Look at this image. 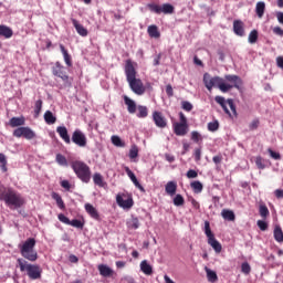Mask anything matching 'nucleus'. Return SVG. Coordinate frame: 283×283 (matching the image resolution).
<instances>
[{"label": "nucleus", "mask_w": 283, "mask_h": 283, "mask_svg": "<svg viewBox=\"0 0 283 283\" xmlns=\"http://www.w3.org/2000/svg\"><path fill=\"white\" fill-rule=\"evenodd\" d=\"M273 34H276V36H283V30L280 27H274Z\"/></svg>", "instance_id": "nucleus-64"}, {"label": "nucleus", "mask_w": 283, "mask_h": 283, "mask_svg": "<svg viewBox=\"0 0 283 283\" xmlns=\"http://www.w3.org/2000/svg\"><path fill=\"white\" fill-rule=\"evenodd\" d=\"M132 182L135 185V187L137 188V189H139V191H142L143 193H145V187H143V185H140V182L138 181V178H134L133 180H132Z\"/></svg>", "instance_id": "nucleus-57"}, {"label": "nucleus", "mask_w": 283, "mask_h": 283, "mask_svg": "<svg viewBox=\"0 0 283 283\" xmlns=\"http://www.w3.org/2000/svg\"><path fill=\"white\" fill-rule=\"evenodd\" d=\"M256 224L261 231H266L269 229V223L265 221L259 220Z\"/></svg>", "instance_id": "nucleus-55"}, {"label": "nucleus", "mask_w": 283, "mask_h": 283, "mask_svg": "<svg viewBox=\"0 0 283 283\" xmlns=\"http://www.w3.org/2000/svg\"><path fill=\"white\" fill-rule=\"evenodd\" d=\"M116 202L122 209H132L134 207V199L132 197L124 199L123 196L117 195Z\"/></svg>", "instance_id": "nucleus-14"}, {"label": "nucleus", "mask_w": 283, "mask_h": 283, "mask_svg": "<svg viewBox=\"0 0 283 283\" xmlns=\"http://www.w3.org/2000/svg\"><path fill=\"white\" fill-rule=\"evenodd\" d=\"M56 133L59 134L60 138L66 143V145H70L72 143V139L70 138V134L67 133V127L65 126H57Z\"/></svg>", "instance_id": "nucleus-16"}, {"label": "nucleus", "mask_w": 283, "mask_h": 283, "mask_svg": "<svg viewBox=\"0 0 283 283\" xmlns=\"http://www.w3.org/2000/svg\"><path fill=\"white\" fill-rule=\"evenodd\" d=\"M0 201L12 211L25 205V198L19 191L6 186H0Z\"/></svg>", "instance_id": "nucleus-2"}, {"label": "nucleus", "mask_w": 283, "mask_h": 283, "mask_svg": "<svg viewBox=\"0 0 283 283\" xmlns=\"http://www.w3.org/2000/svg\"><path fill=\"white\" fill-rule=\"evenodd\" d=\"M274 240L276 242H283V231H282V227L280 226H275L274 228Z\"/></svg>", "instance_id": "nucleus-35"}, {"label": "nucleus", "mask_w": 283, "mask_h": 283, "mask_svg": "<svg viewBox=\"0 0 283 283\" xmlns=\"http://www.w3.org/2000/svg\"><path fill=\"white\" fill-rule=\"evenodd\" d=\"M14 35V31L6 24H0V36H3L4 39H12Z\"/></svg>", "instance_id": "nucleus-21"}, {"label": "nucleus", "mask_w": 283, "mask_h": 283, "mask_svg": "<svg viewBox=\"0 0 283 283\" xmlns=\"http://www.w3.org/2000/svg\"><path fill=\"white\" fill-rule=\"evenodd\" d=\"M181 107L185 112H191V109H193V105L187 101L181 103Z\"/></svg>", "instance_id": "nucleus-54"}, {"label": "nucleus", "mask_w": 283, "mask_h": 283, "mask_svg": "<svg viewBox=\"0 0 283 283\" xmlns=\"http://www.w3.org/2000/svg\"><path fill=\"white\" fill-rule=\"evenodd\" d=\"M259 213L261 216V218H269V208L266 207V205H261L259 208Z\"/></svg>", "instance_id": "nucleus-44"}, {"label": "nucleus", "mask_w": 283, "mask_h": 283, "mask_svg": "<svg viewBox=\"0 0 283 283\" xmlns=\"http://www.w3.org/2000/svg\"><path fill=\"white\" fill-rule=\"evenodd\" d=\"M258 127H260V119H253L250 124H249V129L250 132H255V129H258Z\"/></svg>", "instance_id": "nucleus-51"}, {"label": "nucleus", "mask_w": 283, "mask_h": 283, "mask_svg": "<svg viewBox=\"0 0 283 283\" xmlns=\"http://www.w3.org/2000/svg\"><path fill=\"white\" fill-rule=\"evenodd\" d=\"M149 10L155 12V14H174V7L169 3H164L163 6L149 4Z\"/></svg>", "instance_id": "nucleus-10"}, {"label": "nucleus", "mask_w": 283, "mask_h": 283, "mask_svg": "<svg viewBox=\"0 0 283 283\" xmlns=\"http://www.w3.org/2000/svg\"><path fill=\"white\" fill-rule=\"evenodd\" d=\"M36 247V239L29 238L20 247V253L24 260L29 262H36L39 260V253L34 248Z\"/></svg>", "instance_id": "nucleus-5"}, {"label": "nucleus", "mask_w": 283, "mask_h": 283, "mask_svg": "<svg viewBox=\"0 0 283 283\" xmlns=\"http://www.w3.org/2000/svg\"><path fill=\"white\" fill-rule=\"evenodd\" d=\"M71 167L76 175V177L82 180V182H90L92 180V169H90V166L81 160H75L71 163Z\"/></svg>", "instance_id": "nucleus-6"}, {"label": "nucleus", "mask_w": 283, "mask_h": 283, "mask_svg": "<svg viewBox=\"0 0 283 283\" xmlns=\"http://www.w3.org/2000/svg\"><path fill=\"white\" fill-rule=\"evenodd\" d=\"M266 10V3L264 1H259L255 6V13L259 19H262L264 17V12Z\"/></svg>", "instance_id": "nucleus-26"}, {"label": "nucleus", "mask_w": 283, "mask_h": 283, "mask_svg": "<svg viewBox=\"0 0 283 283\" xmlns=\"http://www.w3.org/2000/svg\"><path fill=\"white\" fill-rule=\"evenodd\" d=\"M132 182L135 185V187L137 188V189H139V191H142L143 193H145V187H143V185H140V182L138 181V178H134L133 180H132Z\"/></svg>", "instance_id": "nucleus-58"}, {"label": "nucleus", "mask_w": 283, "mask_h": 283, "mask_svg": "<svg viewBox=\"0 0 283 283\" xmlns=\"http://www.w3.org/2000/svg\"><path fill=\"white\" fill-rule=\"evenodd\" d=\"M125 172L127 174L128 178L133 181L136 178V175L134 174V171H132V169H129V167H124Z\"/></svg>", "instance_id": "nucleus-61"}, {"label": "nucleus", "mask_w": 283, "mask_h": 283, "mask_svg": "<svg viewBox=\"0 0 283 283\" xmlns=\"http://www.w3.org/2000/svg\"><path fill=\"white\" fill-rule=\"evenodd\" d=\"M207 277L210 282H218V274L211 270H207Z\"/></svg>", "instance_id": "nucleus-46"}, {"label": "nucleus", "mask_w": 283, "mask_h": 283, "mask_svg": "<svg viewBox=\"0 0 283 283\" xmlns=\"http://www.w3.org/2000/svg\"><path fill=\"white\" fill-rule=\"evenodd\" d=\"M71 140L77 147H87V136H85L81 129H75L73 132Z\"/></svg>", "instance_id": "nucleus-11"}, {"label": "nucleus", "mask_w": 283, "mask_h": 283, "mask_svg": "<svg viewBox=\"0 0 283 283\" xmlns=\"http://www.w3.org/2000/svg\"><path fill=\"white\" fill-rule=\"evenodd\" d=\"M132 182L135 185V187L137 188V189H139V191H142L143 193H145V187H143V185H140V182L138 181V178H134L133 180H132Z\"/></svg>", "instance_id": "nucleus-59"}, {"label": "nucleus", "mask_w": 283, "mask_h": 283, "mask_svg": "<svg viewBox=\"0 0 283 283\" xmlns=\"http://www.w3.org/2000/svg\"><path fill=\"white\" fill-rule=\"evenodd\" d=\"M208 244L212 247L216 253H222V244L216 240V237H213L212 239H208Z\"/></svg>", "instance_id": "nucleus-28"}, {"label": "nucleus", "mask_w": 283, "mask_h": 283, "mask_svg": "<svg viewBox=\"0 0 283 283\" xmlns=\"http://www.w3.org/2000/svg\"><path fill=\"white\" fill-rule=\"evenodd\" d=\"M124 103L127 106L128 114H134L136 112V109H138L136 102L134 99L129 98L127 95L124 96Z\"/></svg>", "instance_id": "nucleus-18"}, {"label": "nucleus", "mask_w": 283, "mask_h": 283, "mask_svg": "<svg viewBox=\"0 0 283 283\" xmlns=\"http://www.w3.org/2000/svg\"><path fill=\"white\" fill-rule=\"evenodd\" d=\"M140 271H143L145 275H151L154 273V268L148 264L147 260H144L140 262Z\"/></svg>", "instance_id": "nucleus-29"}, {"label": "nucleus", "mask_w": 283, "mask_h": 283, "mask_svg": "<svg viewBox=\"0 0 283 283\" xmlns=\"http://www.w3.org/2000/svg\"><path fill=\"white\" fill-rule=\"evenodd\" d=\"M203 83L209 92H211L213 87H218L223 94H227L229 90H233V86L231 84L224 83V80L222 77H212L209 73L203 74Z\"/></svg>", "instance_id": "nucleus-4"}, {"label": "nucleus", "mask_w": 283, "mask_h": 283, "mask_svg": "<svg viewBox=\"0 0 283 283\" xmlns=\"http://www.w3.org/2000/svg\"><path fill=\"white\" fill-rule=\"evenodd\" d=\"M52 198L54 201H56V205L60 209H65V202H63V198H61L59 193L54 192Z\"/></svg>", "instance_id": "nucleus-40"}, {"label": "nucleus", "mask_w": 283, "mask_h": 283, "mask_svg": "<svg viewBox=\"0 0 283 283\" xmlns=\"http://www.w3.org/2000/svg\"><path fill=\"white\" fill-rule=\"evenodd\" d=\"M42 107H43V101L38 99L35 102V108H34V113H35L36 116H39L41 114Z\"/></svg>", "instance_id": "nucleus-52"}, {"label": "nucleus", "mask_w": 283, "mask_h": 283, "mask_svg": "<svg viewBox=\"0 0 283 283\" xmlns=\"http://www.w3.org/2000/svg\"><path fill=\"white\" fill-rule=\"evenodd\" d=\"M214 101L222 107L223 112L226 114H228V116H230V118H233V116L238 117V111L235 109V104L233 103L232 98H229L226 101L224 97L217 95L214 97ZM227 103L231 111H229V108L227 107ZM231 112H232V114H231Z\"/></svg>", "instance_id": "nucleus-7"}, {"label": "nucleus", "mask_w": 283, "mask_h": 283, "mask_svg": "<svg viewBox=\"0 0 283 283\" xmlns=\"http://www.w3.org/2000/svg\"><path fill=\"white\" fill-rule=\"evenodd\" d=\"M93 181H94V185H96L97 187H105V181L103 180V175H101L99 172L94 174Z\"/></svg>", "instance_id": "nucleus-34"}, {"label": "nucleus", "mask_w": 283, "mask_h": 283, "mask_svg": "<svg viewBox=\"0 0 283 283\" xmlns=\"http://www.w3.org/2000/svg\"><path fill=\"white\" fill-rule=\"evenodd\" d=\"M172 202L175 207H182L185 205V197L182 195H176Z\"/></svg>", "instance_id": "nucleus-42"}, {"label": "nucleus", "mask_w": 283, "mask_h": 283, "mask_svg": "<svg viewBox=\"0 0 283 283\" xmlns=\"http://www.w3.org/2000/svg\"><path fill=\"white\" fill-rule=\"evenodd\" d=\"M147 33L150 36V39H159L160 38V31L158 30V25L151 24L147 29Z\"/></svg>", "instance_id": "nucleus-25"}, {"label": "nucleus", "mask_w": 283, "mask_h": 283, "mask_svg": "<svg viewBox=\"0 0 283 283\" xmlns=\"http://www.w3.org/2000/svg\"><path fill=\"white\" fill-rule=\"evenodd\" d=\"M220 129V122L218 119H213L212 122L208 123V132H218Z\"/></svg>", "instance_id": "nucleus-37"}, {"label": "nucleus", "mask_w": 283, "mask_h": 283, "mask_svg": "<svg viewBox=\"0 0 283 283\" xmlns=\"http://www.w3.org/2000/svg\"><path fill=\"white\" fill-rule=\"evenodd\" d=\"M221 216L223 220H229V222H233L235 220V213L233 210L223 209L221 211Z\"/></svg>", "instance_id": "nucleus-31"}, {"label": "nucleus", "mask_w": 283, "mask_h": 283, "mask_svg": "<svg viewBox=\"0 0 283 283\" xmlns=\"http://www.w3.org/2000/svg\"><path fill=\"white\" fill-rule=\"evenodd\" d=\"M60 50L64 56V62L67 65V67H72V55L67 52V49L63 44H60Z\"/></svg>", "instance_id": "nucleus-27"}, {"label": "nucleus", "mask_w": 283, "mask_h": 283, "mask_svg": "<svg viewBox=\"0 0 283 283\" xmlns=\"http://www.w3.org/2000/svg\"><path fill=\"white\" fill-rule=\"evenodd\" d=\"M226 81L230 84L232 87H235V90H241L242 87V78L238 75H226L224 76Z\"/></svg>", "instance_id": "nucleus-15"}, {"label": "nucleus", "mask_w": 283, "mask_h": 283, "mask_svg": "<svg viewBox=\"0 0 283 283\" xmlns=\"http://www.w3.org/2000/svg\"><path fill=\"white\" fill-rule=\"evenodd\" d=\"M255 165H256L258 169H264L265 166H264V163H263L261 156L256 157Z\"/></svg>", "instance_id": "nucleus-62"}, {"label": "nucleus", "mask_w": 283, "mask_h": 283, "mask_svg": "<svg viewBox=\"0 0 283 283\" xmlns=\"http://www.w3.org/2000/svg\"><path fill=\"white\" fill-rule=\"evenodd\" d=\"M69 226L74 227L75 229H83L84 223H82V221L78 219H73L72 221H70Z\"/></svg>", "instance_id": "nucleus-48"}, {"label": "nucleus", "mask_w": 283, "mask_h": 283, "mask_svg": "<svg viewBox=\"0 0 283 283\" xmlns=\"http://www.w3.org/2000/svg\"><path fill=\"white\" fill-rule=\"evenodd\" d=\"M187 178L191 179V178H196L198 176V171L193 170V169H189L186 174Z\"/></svg>", "instance_id": "nucleus-63"}, {"label": "nucleus", "mask_w": 283, "mask_h": 283, "mask_svg": "<svg viewBox=\"0 0 283 283\" xmlns=\"http://www.w3.org/2000/svg\"><path fill=\"white\" fill-rule=\"evenodd\" d=\"M268 151L274 160H282V155H280V153L273 151L271 148Z\"/></svg>", "instance_id": "nucleus-53"}, {"label": "nucleus", "mask_w": 283, "mask_h": 283, "mask_svg": "<svg viewBox=\"0 0 283 283\" xmlns=\"http://www.w3.org/2000/svg\"><path fill=\"white\" fill-rule=\"evenodd\" d=\"M52 74L53 76L61 78V81H63V83L66 85H72V82H70V75H67L65 66H63L61 62H56L54 66H52Z\"/></svg>", "instance_id": "nucleus-8"}, {"label": "nucleus", "mask_w": 283, "mask_h": 283, "mask_svg": "<svg viewBox=\"0 0 283 283\" xmlns=\"http://www.w3.org/2000/svg\"><path fill=\"white\" fill-rule=\"evenodd\" d=\"M111 140L115 147H125V142L120 139L117 135H113Z\"/></svg>", "instance_id": "nucleus-41"}, {"label": "nucleus", "mask_w": 283, "mask_h": 283, "mask_svg": "<svg viewBox=\"0 0 283 283\" xmlns=\"http://www.w3.org/2000/svg\"><path fill=\"white\" fill-rule=\"evenodd\" d=\"M9 125L11 127H23V125H25V117L21 116V117H12L10 120H9Z\"/></svg>", "instance_id": "nucleus-24"}, {"label": "nucleus", "mask_w": 283, "mask_h": 283, "mask_svg": "<svg viewBox=\"0 0 283 283\" xmlns=\"http://www.w3.org/2000/svg\"><path fill=\"white\" fill-rule=\"evenodd\" d=\"M97 269L99 271V275L103 277H112V275H114V270H112V268L107 266L106 264H99Z\"/></svg>", "instance_id": "nucleus-20"}, {"label": "nucleus", "mask_w": 283, "mask_h": 283, "mask_svg": "<svg viewBox=\"0 0 283 283\" xmlns=\"http://www.w3.org/2000/svg\"><path fill=\"white\" fill-rule=\"evenodd\" d=\"M165 191L168 196H176V191H178V184H176V181H168L166 184Z\"/></svg>", "instance_id": "nucleus-23"}, {"label": "nucleus", "mask_w": 283, "mask_h": 283, "mask_svg": "<svg viewBox=\"0 0 283 283\" xmlns=\"http://www.w3.org/2000/svg\"><path fill=\"white\" fill-rule=\"evenodd\" d=\"M14 138H25V140H32L36 138V133L30 127H18L13 130Z\"/></svg>", "instance_id": "nucleus-9"}, {"label": "nucleus", "mask_w": 283, "mask_h": 283, "mask_svg": "<svg viewBox=\"0 0 283 283\" xmlns=\"http://www.w3.org/2000/svg\"><path fill=\"white\" fill-rule=\"evenodd\" d=\"M136 67H138V63L132 61V59L125 61L124 72L128 86L136 96H143L147 92V87H145L143 80L136 77L138 75Z\"/></svg>", "instance_id": "nucleus-1"}, {"label": "nucleus", "mask_w": 283, "mask_h": 283, "mask_svg": "<svg viewBox=\"0 0 283 283\" xmlns=\"http://www.w3.org/2000/svg\"><path fill=\"white\" fill-rule=\"evenodd\" d=\"M172 129L176 136H187L189 132V124L175 123L172 124Z\"/></svg>", "instance_id": "nucleus-13"}, {"label": "nucleus", "mask_w": 283, "mask_h": 283, "mask_svg": "<svg viewBox=\"0 0 283 283\" xmlns=\"http://www.w3.org/2000/svg\"><path fill=\"white\" fill-rule=\"evenodd\" d=\"M17 263L21 273H25L29 280H41V275L43 274V269H41V265L32 264L25 259H18Z\"/></svg>", "instance_id": "nucleus-3"}, {"label": "nucleus", "mask_w": 283, "mask_h": 283, "mask_svg": "<svg viewBox=\"0 0 283 283\" xmlns=\"http://www.w3.org/2000/svg\"><path fill=\"white\" fill-rule=\"evenodd\" d=\"M136 116L137 118H147V116H149V108H147V106L138 105Z\"/></svg>", "instance_id": "nucleus-30"}, {"label": "nucleus", "mask_w": 283, "mask_h": 283, "mask_svg": "<svg viewBox=\"0 0 283 283\" xmlns=\"http://www.w3.org/2000/svg\"><path fill=\"white\" fill-rule=\"evenodd\" d=\"M201 158H202V149L196 148L195 149V160H196V163H200Z\"/></svg>", "instance_id": "nucleus-56"}, {"label": "nucleus", "mask_w": 283, "mask_h": 283, "mask_svg": "<svg viewBox=\"0 0 283 283\" xmlns=\"http://www.w3.org/2000/svg\"><path fill=\"white\" fill-rule=\"evenodd\" d=\"M205 233L208 240L216 238V235L211 231V223L209 221H205Z\"/></svg>", "instance_id": "nucleus-38"}, {"label": "nucleus", "mask_w": 283, "mask_h": 283, "mask_svg": "<svg viewBox=\"0 0 283 283\" xmlns=\"http://www.w3.org/2000/svg\"><path fill=\"white\" fill-rule=\"evenodd\" d=\"M241 271L242 273H244V275H249V273H251V265L249 264V262H244L241 264Z\"/></svg>", "instance_id": "nucleus-50"}, {"label": "nucleus", "mask_w": 283, "mask_h": 283, "mask_svg": "<svg viewBox=\"0 0 283 283\" xmlns=\"http://www.w3.org/2000/svg\"><path fill=\"white\" fill-rule=\"evenodd\" d=\"M153 120L159 129H165V127H167V118L158 111L153 112Z\"/></svg>", "instance_id": "nucleus-12"}, {"label": "nucleus", "mask_w": 283, "mask_h": 283, "mask_svg": "<svg viewBox=\"0 0 283 283\" xmlns=\"http://www.w3.org/2000/svg\"><path fill=\"white\" fill-rule=\"evenodd\" d=\"M190 187L195 193H202V189H205V187L202 186V182L200 181H192L190 184Z\"/></svg>", "instance_id": "nucleus-36"}, {"label": "nucleus", "mask_w": 283, "mask_h": 283, "mask_svg": "<svg viewBox=\"0 0 283 283\" xmlns=\"http://www.w3.org/2000/svg\"><path fill=\"white\" fill-rule=\"evenodd\" d=\"M85 211L91 216V218H93V220H101L98 210H96L92 203H85Z\"/></svg>", "instance_id": "nucleus-19"}, {"label": "nucleus", "mask_w": 283, "mask_h": 283, "mask_svg": "<svg viewBox=\"0 0 283 283\" xmlns=\"http://www.w3.org/2000/svg\"><path fill=\"white\" fill-rule=\"evenodd\" d=\"M129 158L134 160V158H138V146H132L129 149Z\"/></svg>", "instance_id": "nucleus-49"}, {"label": "nucleus", "mask_w": 283, "mask_h": 283, "mask_svg": "<svg viewBox=\"0 0 283 283\" xmlns=\"http://www.w3.org/2000/svg\"><path fill=\"white\" fill-rule=\"evenodd\" d=\"M57 218H59V220H60V222H63V224H70V218H67V217H65V214H63V213H60L59 216H57Z\"/></svg>", "instance_id": "nucleus-60"}, {"label": "nucleus", "mask_w": 283, "mask_h": 283, "mask_svg": "<svg viewBox=\"0 0 283 283\" xmlns=\"http://www.w3.org/2000/svg\"><path fill=\"white\" fill-rule=\"evenodd\" d=\"M233 32L237 36H244V22L242 20L233 21Z\"/></svg>", "instance_id": "nucleus-17"}, {"label": "nucleus", "mask_w": 283, "mask_h": 283, "mask_svg": "<svg viewBox=\"0 0 283 283\" xmlns=\"http://www.w3.org/2000/svg\"><path fill=\"white\" fill-rule=\"evenodd\" d=\"M0 168H1V171H3V174L8 171V159L2 153H0Z\"/></svg>", "instance_id": "nucleus-39"}, {"label": "nucleus", "mask_w": 283, "mask_h": 283, "mask_svg": "<svg viewBox=\"0 0 283 283\" xmlns=\"http://www.w3.org/2000/svg\"><path fill=\"white\" fill-rule=\"evenodd\" d=\"M44 120L46 125H54L56 123V116L51 111H46L44 113Z\"/></svg>", "instance_id": "nucleus-33"}, {"label": "nucleus", "mask_w": 283, "mask_h": 283, "mask_svg": "<svg viewBox=\"0 0 283 283\" xmlns=\"http://www.w3.org/2000/svg\"><path fill=\"white\" fill-rule=\"evenodd\" d=\"M249 43H258V30H252L248 38Z\"/></svg>", "instance_id": "nucleus-45"}, {"label": "nucleus", "mask_w": 283, "mask_h": 283, "mask_svg": "<svg viewBox=\"0 0 283 283\" xmlns=\"http://www.w3.org/2000/svg\"><path fill=\"white\" fill-rule=\"evenodd\" d=\"M126 226L128 229H138L140 227V221L136 217H132L127 222Z\"/></svg>", "instance_id": "nucleus-32"}, {"label": "nucleus", "mask_w": 283, "mask_h": 283, "mask_svg": "<svg viewBox=\"0 0 283 283\" xmlns=\"http://www.w3.org/2000/svg\"><path fill=\"white\" fill-rule=\"evenodd\" d=\"M55 160L61 167H67V158H65V156L57 154Z\"/></svg>", "instance_id": "nucleus-43"}, {"label": "nucleus", "mask_w": 283, "mask_h": 283, "mask_svg": "<svg viewBox=\"0 0 283 283\" xmlns=\"http://www.w3.org/2000/svg\"><path fill=\"white\" fill-rule=\"evenodd\" d=\"M77 34H80V36H87L88 32L87 29H85V27H83V24L78 23L76 19H72L71 20Z\"/></svg>", "instance_id": "nucleus-22"}, {"label": "nucleus", "mask_w": 283, "mask_h": 283, "mask_svg": "<svg viewBox=\"0 0 283 283\" xmlns=\"http://www.w3.org/2000/svg\"><path fill=\"white\" fill-rule=\"evenodd\" d=\"M191 140L193 143H200V142H202V135H200V133H198V130H193V132H191Z\"/></svg>", "instance_id": "nucleus-47"}]
</instances>
